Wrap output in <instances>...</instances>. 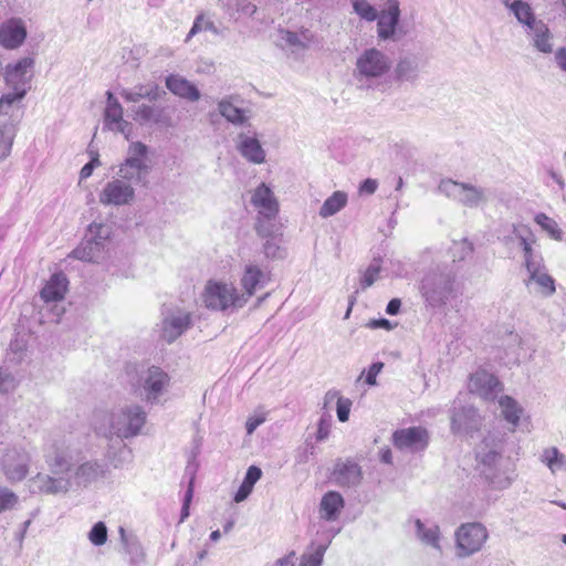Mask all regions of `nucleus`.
Segmentation results:
<instances>
[{"label": "nucleus", "mask_w": 566, "mask_h": 566, "mask_svg": "<svg viewBox=\"0 0 566 566\" xmlns=\"http://www.w3.org/2000/svg\"><path fill=\"white\" fill-rule=\"evenodd\" d=\"M136 200V189L130 182L113 177L98 191V202L104 207L130 206Z\"/></svg>", "instance_id": "1a4fd4ad"}, {"label": "nucleus", "mask_w": 566, "mask_h": 566, "mask_svg": "<svg viewBox=\"0 0 566 566\" xmlns=\"http://www.w3.org/2000/svg\"><path fill=\"white\" fill-rule=\"evenodd\" d=\"M526 272L528 274L527 279L524 281L526 286L536 284L537 292L544 297H549L556 292L555 281L546 272L544 262L526 269Z\"/></svg>", "instance_id": "b1692460"}, {"label": "nucleus", "mask_w": 566, "mask_h": 566, "mask_svg": "<svg viewBox=\"0 0 566 566\" xmlns=\"http://www.w3.org/2000/svg\"><path fill=\"white\" fill-rule=\"evenodd\" d=\"M327 545H319L313 553L303 554L300 566H322Z\"/></svg>", "instance_id": "8fccbe9b"}, {"label": "nucleus", "mask_w": 566, "mask_h": 566, "mask_svg": "<svg viewBox=\"0 0 566 566\" xmlns=\"http://www.w3.org/2000/svg\"><path fill=\"white\" fill-rule=\"evenodd\" d=\"M88 539L93 545L101 546L107 541V527L103 522H97L88 533Z\"/></svg>", "instance_id": "864d4df0"}, {"label": "nucleus", "mask_w": 566, "mask_h": 566, "mask_svg": "<svg viewBox=\"0 0 566 566\" xmlns=\"http://www.w3.org/2000/svg\"><path fill=\"white\" fill-rule=\"evenodd\" d=\"M534 221L545 231L549 238L556 241H562L564 237L563 230L558 223L546 213L539 212L534 217Z\"/></svg>", "instance_id": "79ce46f5"}, {"label": "nucleus", "mask_w": 566, "mask_h": 566, "mask_svg": "<svg viewBox=\"0 0 566 566\" xmlns=\"http://www.w3.org/2000/svg\"><path fill=\"white\" fill-rule=\"evenodd\" d=\"M347 195L344 191H335L329 196L319 209L322 218H328L339 212L347 205Z\"/></svg>", "instance_id": "4c0bfd02"}, {"label": "nucleus", "mask_w": 566, "mask_h": 566, "mask_svg": "<svg viewBox=\"0 0 566 566\" xmlns=\"http://www.w3.org/2000/svg\"><path fill=\"white\" fill-rule=\"evenodd\" d=\"M69 281L63 273L53 274L41 290V298L45 303L60 302L67 291Z\"/></svg>", "instance_id": "c756f323"}, {"label": "nucleus", "mask_w": 566, "mask_h": 566, "mask_svg": "<svg viewBox=\"0 0 566 566\" xmlns=\"http://www.w3.org/2000/svg\"><path fill=\"white\" fill-rule=\"evenodd\" d=\"M191 326V313L180 308H168L163 313L160 337L168 344L174 343Z\"/></svg>", "instance_id": "ddd939ff"}, {"label": "nucleus", "mask_w": 566, "mask_h": 566, "mask_svg": "<svg viewBox=\"0 0 566 566\" xmlns=\"http://www.w3.org/2000/svg\"><path fill=\"white\" fill-rule=\"evenodd\" d=\"M165 94L158 84L154 81L137 84L133 88H124L120 91V96L129 103H137L143 98L156 102Z\"/></svg>", "instance_id": "393cba45"}, {"label": "nucleus", "mask_w": 566, "mask_h": 566, "mask_svg": "<svg viewBox=\"0 0 566 566\" xmlns=\"http://www.w3.org/2000/svg\"><path fill=\"white\" fill-rule=\"evenodd\" d=\"M69 256L84 262L99 263L105 259L106 250L99 241L87 239L81 242Z\"/></svg>", "instance_id": "cd10ccee"}, {"label": "nucleus", "mask_w": 566, "mask_h": 566, "mask_svg": "<svg viewBox=\"0 0 566 566\" xmlns=\"http://www.w3.org/2000/svg\"><path fill=\"white\" fill-rule=\"evenodd\" d=\"M353 11L367 22H374L378 18L379 11L368 0H350Z\"/></svg>", "instance_id": "a18cd8bd"}, {"label": "nucleus", "mask_w": 566, "mask_h": 566, "mask_svg": "<svg viewBox=\"0 0 566 566\" xmlns=\"http://www.w3.org/2000/svg\"><path fill=\"white\" fill-rule=\"evenodd\" d=\"M345 505L340 493L329 491L325 493L319 503V515L326 521H336Z\"/></svg>", "instance_id": "7c9ffc66"}, {"label": "nucleus", "mask_w": 566, "mask_h": 566, "mask_svg": "<svg viewBox=\"0 0 566 566\" xmlns=\"http://www.w3.org/2000/svg\"><path fill=\"white\" fill-rule=\"evenodd\" d=\"M265 421V415L264 413H255L248 418L245 428L248 434H252L254 430L262 424Z\"/></svg>", "instance_id": "69168bd1"}, {"label": "nucleus", "mask_w": 566, "mask_h": 566, "mask_svg": "<svg viewBox=\"0 0 566 566\" xmlns=\"http://www.w3.org/2000/svg\"><path fill=\"white\" fill-rule=\"evenodd\" d=\"M265 282L266 274L258 264L249 262L244 265L240 279V285L242 290L239 291V295L243 296L244 298V305L259 289L264 286Z\"/></svg>", "instance_id": "aec40b11"}, {"label": "nucleus", "mask_w": 566, "mask_h": 566, "mask_svg": "<svg viewBox=\"0 0 566 566\" xmlns=\"http://www.w3.org/2000/svg\"><path fill=\"white\" fill-rule=\"evenodd\" d=\"M415 536L423 545L438 554L442 553V535L440 527L436 524H428L419 518L413 522Z\"/></svg>", "instance_id": "5701e85b"}, {"label": "nucleus", "mask_w": 566, "mask_h": 566, "mask_svg": "<svg viewBox=\"0 0 566 566\" xmlns=\"http://www.w3.org/2000/svg\"><path fill=\"white\" fill-rule=\"evenodd\" d=\"M419 64L417 59L411 56L402 57L395 67V74L398 81L412 82L417 78Z\"/></svg>", "instance_id": "c9c22d12"}, {"label": "nucleus", "mask_w": 566, "mask_h": 566, "mask_svg": "<svg viewBox=\"0 0 566 566\" xmlns=\"http://www.w3.org/2000/svg\"><path fill=\"white\" fill-rule=\"evenodd\" d=\"M480 424V417L473 407H463L451 417V427L454 432L470 431Z\"/></svg>", "instance_id": "2f4dec72"}, {"label": "nucleus", "mask_w": 566, "mask_h": 566, "mask_svg": "<svg viewBox=\"0 0 566 566\" xmlns=\"http://www.w3.org/2000/svg\"><path fill=\"white\" fill-rule=\"evenodd\" d=\"M88 232L92 235L90 240L99 241L101 245L105 247L106 241L111 237V228L103 223L93 222L88 227Z\"/></svg>", "instance_id": "3c124183"}, {"label": "nucleus", "mask_w": 566, "mask_h": 566, "mask_svg": "<svg viewBox=\"0 0 566 566\" xmlns=\"http://www.w3.org/2000/svg\"><path fill=\"white\" fill-rule=\"evenodd\" d=\"M19 504V496L9 488L0 485V513L12 511Z\"/></svg>", "instance_id": "de8ad7c7"}, {"label": "nucleus", "mask_w": 566, "mask_h": 566, "mask_svg": "<svg viewBox=\"0 0 566 566\" xmlns=\"http://www.w3.org/2000/svg\"><path fill=\"white\" fill-rule=\"evenodd\" d=\"M392 60L382 50L370 46L361 50L355 57L353 77L361 88H375L387 81Z\"/></svg>", "instance_id": "7ed1b4c3"}, {"label": "nucleus", "mask_w": 566, "mask_h": 566, "mask_svg": "<svg viewBox=\"0 0 566 566\" xmlns=\"http://www.w3.org/2000/svg\"><path fill=\"white\" fill-rule=\"evenodd\" d=\"M501 416L511 426V431H515L523 415V408L510 396H502L499 399Z\"/></svg>", "instance_id": "72a5a7b5"}, {"label": "nucleus", "mask_w": 566, "mask_h": 566, "mask_svg": "<svg viewBox=\"0 0 566 566\" xmlns=\"http://www.w3.org/2000/svg\"><path fill=\"white\" fill-rule=\"evenodd\" d=\"M147 422V412L138 403H126L111 411L95 413L93 428L96 434L120 441L139 436Z\"/></svg>", "instance_id": "f03ea898"}, {"label": "nucleus", "mask_w": 566, "mask_h": 566, "mask_svg": "<svg viewBox=\"0 0 566 566\" xmlns=\"http://www.w3.org/2000/svg\"><path fill=\"white\" fill-rule=\"evenodd\" d=\"M12 93H8L0 98V113L7 114L9 108L14 102L21 101L27 92L21 93V90H12Z\"/></svg>", "instance_id": "bf43d9fd"}, {"label": "nucleus", "mask_w": 566, "mask_h": 566, "mask_svg": "<svg viewBox=\"0 0 566 566\" xmlns=\"http://www.w3.org/2000/svg\"><path fill=\"white\" fill-rule=\"evenodd\" d=\"M336 483L340 486H355L361 481L360 467L352 461L338 462L333 472Z\"/></svg>", "instance_id": "c85d7f7f"}, {"label": "nucleus", "mask_w": 566, "mask_h": 566, "mask_svg": "<svg viewBox=\"0 0 566 566\" xmlns=\"http://www.w3.org/2000/svg\"><path fill=\"white\" fill-rule=\"evenodd\" d=\"M235 146L239 153L248 161L262 164L265 161V150L263 149L255 133L242 132L237 136Z\"/></svg>", "instance_id": "412c9836"}, {"label": "nucleus", "mask_w": 566, "mask_h": 566, "mask_svg": "<svg viewBox=\"0 0 566 566\" xmlns=\"http://www.w3.org/2000/svg\"><path fill=\"white\" fill-rule=\"evenodd\" d=\"M148 175L149 172L138 170L137 168L130 169L127 166H124V163H120L118 165V169L116 172L117 178L130 182L133 187L138 185H145L147 182Z\"/></svg>", "instance_id": "37998d69"}, {"label": "nucleus", "mask_w": 566, "mask_h": 566, "mask_svg": "<svg viewBox=\"0 0 566 566\" xmlns=\"http://www.w3.org/2000/svg\"><path fill=\"white\" fill-rule=\"evenodd\" d=\"M439 190L447 197L459 201L468 208H476L488 201L485 190L470 184L458 182L451 179L442 180Z\"/></svg>", "instance_id": "9d476101"}, {"label": "nucleus", "mask_w": 566, "mask_h": 566, "mask_svg": "<svg viewBox=\"0 0 566 566\" xmlns=\"http://www.w3.org/2000/svg\"><path fill=\"white\" fill-rule=\"evenodd\" d=\"M352 406L353 402L349 398H338V402L336 403V412L340 422L348 421Z\"/></svg>", "instance_id": "052dcab7"}, {"label": "nucleus", "mask_w": 566, "mask_h": 566, "mask_svg": "<svg viewBox=\"0 0 566 566\" xmlns=\"http://www.w3.org/2000/svg\"><path fill=\"white\" fill-rule=\"evenodd\" d=\"M250 203L256 211L254 229L262 238H269L274 233V220L279 213L280 205L274 191L264 182H261L251 191Z\"/></svg>", "instance_id": "39448f33"}, {"label": "nucleus", "mask_w": 566, "mask_h": 566, "mask_svg": "<svg viewBox=\"0 0 566 566\" xmlns=\"http://www.w3.org/2000/svg\"><path fill=\"white\" fill-rule=\"evenodd\" d=\"M18 386L17 377L8 369H0V394L13 391Z\"/></svg>", "instance_id": "5fc2aeb1"}, {"label": "nucleus", "mask_w": 566, "mask_h": 566, "mask_svg": "<svg viewBox=\"0 0 566 566\" xmlns=\"http://www.w3.org/2000/svg\"><path fill=\"white\" fill-rule=\"evenodd\" d=\"M14 135L15 132L12 124L6 123L0 126V159H4L10 154Z\"/></svg>", "instance_id": "49530a36"}, {"label": "nucleus", "mask_w": 566, "mask_h": 566, "mask_svg": "<svg viewBox=\"0 0 566 566\" xmlns=\"http://www.w3.org/2000/svg\"><path fill=\"white\" fill-rule=\"evenodd\" d=\"M31 455L22 449H9L1 459V470L11 483L20 482L29 473Z\"/></svg>", "instance_id": "2eb2a0df"}, {"label": "nucleus", "mask_w": 566, "mask_h": 566, "mask_svg": "<svg viewBox=\"0 0 566 566\" xmlns=\"http://www.w3.org/2000/svg\"><path fill=\"white\" fill-rule=\"evenodd\" d=\"M262 471L255 465H251L245 474V478L234 495L237 503L243 502L252 492L254 484L261 479Z\"/></svg>", "instance_id": "e433bc0d"}, {"label": "nucleus", "mask_w": 566, "mask_h": 566, "mask_svg": "<svg viewBox=\"0 0 566 566\" xmlns=\"http://www.w3.org/2000/svg\"><path fill=\"white\" fill-rule=\"evenodd\" d=\"M527 34L532 38L533 45L542 53H552L553 42L552 33L548 27L543 22L538 21L527 30Z\"/></svg>", "instance_id": "473e14b6"}, {"label": "nucleus", "mask_w": 566, "mask_h": 566, "mask_svg": "<svg viewBox=\"0 0 566 566\" xmlns=\"http://www.w3.org/2000/svg\"><path fill=\"white\" fill-rule=\"evenodd\" d=\"M44 460L49 473H39L34 478L39 491L44 494H65L73 488L86 486L102 472L94 461L77 463L70 447L63 440H52L46 443Z\"/></svg>", "instance_id": "f257e3e1"}, {"label": "nucleus", "mask_w": 566, "mask_h": 566, "mask_svg": "<svg viewBox=\"0 0 566 566\" xmlns=\"http://www.w3.org/2000/svg\"><path fill=\"white\" fill-rule=\"evenodd\" d=\"M384 364L378 361L369 366L365 374V381L369 386L377 385V376L382 370Z\"/></svg>", "instance_id": "e2e57ef3"}, {"label": "nucleus", "mask_w": 566, "mask_h": 566, "mask_svg": "<svg viewBox=\"0 0 566 566\" xmlns=\"http://www.w3.org/2000/svg\"><path fill=\"white\" fill-rule=\"evenodd\" d=\"M166 86L174 95L189 102H197L201 97L197 86L179 74H170L167 76Z\"/></svg>", "instance_id": "bb28decb"}, {"label": "nucleus", "mask_w": 566, "mask_h": 566, "mask_svg": "<svg viewBox=\"0 0 566 566\" xmlns=\"http://www.w3.org/2000/svg\"><path fill=\"white\" fill-rule=\"evenodd\" d=\"M193 496V476L190 479L181 509L180 522H184L189 516V506Z\"/></svg>", "instance_id": "0e129e2a"}, {"label": "nucleus", "mask_w": 566, "mask_h": 566, "mask_svg": "<svg viewBox=\"0 0 566 566\" xmlns=\"http://www.w3.org/2000/svg\"><path fill=\"white\" fill-rule=\"evenodd\" d=\"M27 25L21 18H11L0 27V45L7 50H17L25 41Z\"/></svg>", "instance_id": "6ab92c4d"}, {"label": "nucleus", "mask_w": 566, "mask_h": 566, "mask_svg": "<svg viewBox=\"0 0 566 566\" xmlns=\"http://www.w3.org/2000/svg\"><path fill=\"white\" fill-rule=\"evenodd\" d=\"M126 553L130 556V562L139 564L144 560L145 553L142 545L136 541H125Z\"/></svg>", "instance_id": "6e6d98bb"}, {"label": "nucleus", "mask_w": 566, "mask_h": 566, "mask_svg": "<svg viewBox=\"0 0 566 566\" xmlns=\"http://www.w3.org/2000/svg\"><path fill=\"white\" fill-rule=\"evenodd\" d=\"M536 242H530L527 245H522L523 252V266L526 269L533 268L544 262L542 255L534 250Z\"/></svg>", "instance_id": "09e8293b"}, {"label": "nucleus", "mask_w": 566, "mask_h": 566, "mask_svg": "<svg viewBox=\"0 0 566 566\" xmlns=\"http://www.w3.org/2000/svg\"><path fill=\"white\" fill-rule=\"evenodd\" d=\"M505 6L515 15L517 21L527 28V30H530L532 27H534L536 22L539 21L535 18L532 8L527 2H524L522 0H514L510 2L509 0H506Z\"/></svg>", "instance_id": "f704fd0d"}, {"label": "nucleus", "mask_w": 566, "mask_h": 566, "mask_svg": "<svg viewBox=\"0 0 566 566\" xmlns=\"http://www.w3.org/2000/svg\"><path fill=\"white\" fill-rule=\"evenodd\" d=\"M514 240L518 242V245H527L530 242H536V238L527 224L514 223L512 224V235H507L503 239V242L509 245Z\"/></svg>", "instance_id": "ea45409f"}, {"label": "nucleus", "mask_w": 566, "mask_h": 566, "mask_svg": "<svg viewBox=\"0 0 566 566\" xmlns=\"http://www.w3.org/2000/svg\"><path fill=\"white\" fill-rule=\"evenodd\" d=\"M555 61L558 67L566 72V48H560L555 52Z\"/></svg>", "instance_id": "774afa93"}, {"label": "nucleus", "mask_w": 566, "mask_h": 566, "mask_svg": "<svg viewBox=\"0 0 566 566\" xmlns=\"http://www.w3.org/2000/svg\"><path fill=\"white\" fill-rule=\"evenodd\" d=\"M122 163L130 169L137 168L138 170L150 172L151 164L148 146L142 142L130 143L127 148L126 157Z\"/></svg>", "instance_id": "a878e982"}, {"label": "nucleus", "mask_w": 566, "mask_h": 566, "mask_svg": "<svg viewBox=\"0 0 566 566\" xmlns=\"http://www.w3.org/2000/svg\"><path fill=\"white\" fill-rule=\"evenodd\" d=\"M134 120L146 124V123H164L163 109L154 107L151 105L142 104L133 111Z\"/></svg>", "instance_id": "58836bf2"}, {"label": "nucleus", "mask_w": 566, "mask_h": 566, "mask_svg": "<svg viewBox=\"0 0 566 566\" xmlns=\"http://www.w3.org/2000/svg\"><path fill=\"white\" fill-rule=\"evenodd\" d=\"M342 397L343 396L340 395V392L336 389H331V390L326 391V394L324 395V398H323V407L325 409H328L334 401H336V403H337L338 398H342Z\"/></svg>", "instance_id": "338daca9"}, {"label": "nucleus", "mask_w": 566, "mask_h": 566, "mask_svg": "<svg viewBox=\"0 0 566 566\" xmlns=\"http://www.w3.org/2000/svg\"><path fill=\"white\" fill-rule=\"evenodd\" d=\"M238 102L237 95H227L217 102L219 114L235 126L244 125L250 118L249 111L239 107Z\"/></svg>", "instance_id": "4be33fe9"}, {"label": "nucleus", "mask_w": 566, "mask_h": 566, "mask_svg": "<svg viewBox=\"0 0 566 566\" xmlns=\"http://www.w3.org/2000/svg\"><path fill=\"white\" fill-rule=\"evenodd\" d=\"M468 388L471 394H474L484 400L495 399L497 394L502 390V386L497 378L485 370H478L472 374Z\"/></svg>", "instance_id": "a211bd4d"}, {"label": "nucleus", "mask_w": 566, "mask_h": 566, "mask_svg": "<svg viewBox=\"0 0 566 566\" xmlns=\"http://www.w3.org/2000/svg\"><path fill=\"white\" fill-rule=\"evenodd\" d=\"M420 292L430 306H442L454 294V279L450 274L428 273L421 281Z\"/></svg>", "instance_id": "0eeeda50"}, {"label": "nucleus", "mask_w": 566, "mask_h": 566, "mask_svg": "<svg viewBox=\"0 0 566 566\" xmlns=\"http://www.w3.org/2000/svg\"><path fill=\"white\" fill-rule=\"evenodd\" d=\"M502 440L494 436H488L479 446L476 458L483 467L482 473L495 489H506L513 482V476L502 470Z\"/></svg>", "instance_id": "20e7f679"}, {"label": "nucleus", "mask_w": 566, "mask_h": 566, "mask_svg": "<svg viewBox=\"0 0 566 566\" xmlns=\"http://www.w3.org/2000/svg\"><path fill=\"white\" fill-rule=\"evenodd\" d=\"M201 298L203 305L212 311L224 312L244 306V298L239 295V290L226 281L209 280L205 285Z\"/></svg>", "instance_id": "423d86ee"}, {"label": "nucleus", "mask_w": 566, "mask_h": 566, "mask_svg": "<svg viewBox=\"0 0 566 566\" xmlns=\"http://www.w3.org/2000/svg\"><path fill=\"white\" fill-rule=\"evenodd\" d=\"M331 431V417H322L317 424L316 440L324 441L328 438Z\"/></svg>", "instance_id": "680f3d73"}, {"label": "nucleus", "mask_w": 566, "mask_h": 566, "mask_svg": "<svg viewBox=\"0 0 566 566\" xmlns=\"http://www.w3.org/2000/svg\"><path fill=\"white\" fill-rule=\"evenodd\" d=\"M400 4L398 0H388L379 11L377 21V38L380 41H399L406 33L400 28Z\"/></svg>", "instance_id": "9b49d317"}, {"label": "nucleus", "mask_w": 566, "mask_h": 566, "mask_svg": "<svg viewBox=\"0 0 566 566\" xmlns=\"http://www.w3.org/2000/svg\"><path fill=\"white\" fill-rule=\"evenodd\" d=\"M473 243L468 239H462L453 244L454 256L459 260H464L470 256L473 253Z\"/></svg>", "instance_id": "13d9d810"}, {"label": "nucleus", "mask_w": 566, "mask_h": 566, "mask_svg": "<svg viewBox=\"0 0 566 566\" xmlns=\"http://www.w3.org/2000/svg\"><path fill=\"white\" fill-rule=\"evenodd\" d=\"M35 60L32 56H24L14 63H9L4 70L6 84L11 90L28 92L34 75Z\"/></svg>", "instance_id": "4468645a"}, {"label": "nucleus", "mask_w": 566, "mask_h": 566, "mask_svg": "<svg viewBox=\"0 0 566 566\" xmlns=\"http://www.w3.org/2000/svg\"><path fill=\"white\" fill-rule=\"evenodd\" d=\"M488 536V531L481 523L462 524L455 531L457 556L469 557L480 552Z\"/></svg>", "instance_id": "6e6552de"}, {"label": "nucleus", "mask_w": 566, "mask_h": 566, "mask_svg": "<svg viewBox=\"0 0 566 566\" xmlns=\"http://www.w3.org/2000/svg\"><path fill=\"white\" fill-rule=\"evenodd\" d=\"M106 96L107 101L104 111L105 126L109 130L123 134L126 138H128L132 133V124L124 119V111L120 103L112 92H107Z\"/></svg>", "instance_id": "f3484780"}, {"label": "nucleus", "mask_w": 566, "mask_h": 566, "mask_svg": "<svg viewBox=\"0 0 566 566\" xmlns=\"http://www.w3.org/2000/svg\"><path fill=\"white\" fill-rule=\"evenodd\" d=\"M139 381L144 390L145 400L155 403L168 389L170 377L161 368L151 366L140 373Z\"/></svg>", "instance_id": "dca6fc26"}, {"label": "nucleus", "mask_w": 566, "mask_h": 566, "mask_svg": "<svg viewBox=\"0 0 566 566\" xmlns=\"http://www.w3.org/2000/svg\"><path fill=\"white\" fill-rule=\"evenodd\" d=\"M541 460L554 474L558 471H566V457L555 447L545 449L541 455Z\"/></svg>", "instance_id": "a19ab883"}, {"label": "nucleus", "mask_w": 566, "mask_h": 566, "mask_svg": "<svg viewBox=\"0 0 566 566\" xmlns=\"http://www.w3.org/2000/svg\"><path fill=\"white\" fill-rule=\"evenodd\" d=\"M381 272V261L373 260V262L360 272L359 286L363 291L370 287L378 279Z\"/></svg>", "instance_id": "c03bdc74"}, {"label": "nucleus", "mask_w": 566, "mask_h": 566, "mask_svg": "<svg viewBox=\"0 0 566 566\" xmlns=\"http://www.w3.org/2000/svg\"><path fill=\"white\" fill-rule=\"evenodd\" d=\"M263 253L265 258L272 260L283 259L285 251L273 239H269L263 244Z\"/></svg>", "instance_id": "4d7b16f0"}, {"label": "nucleus", "mask_w": 566, "mask_h": 566, "mask_svg": "<svg viewBox=\"0 0 566 566\" xmlns=\"http://www.w3.org/2000/svg\"><path fill=\"white\" fill-rule=\"evenodd\" d=\"M279 36L282 45L295 49H305L306 44L301 40L297 33L281 29Z\"/></svg>", "instance_id": "603ef678"}, {"label": "nucleus", "mask_w": 566, "mask_h": 566, "mask_svg": "<svg viewBox=\"0 0 566 566\" xmlns=\"http://www.w3.org/2000/svg\"><path fill=\"white\" fill-rule=\"evenodd\" d=\"M392 446L403 453L423 452L430 442L429 431L421 426L398 429L391 436Z\"/></svg>", "instance_id": "f8f14e48"}]
</instances>
